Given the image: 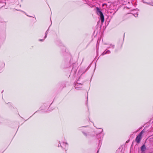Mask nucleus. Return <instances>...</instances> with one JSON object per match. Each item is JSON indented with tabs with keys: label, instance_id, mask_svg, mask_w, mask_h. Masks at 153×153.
Wrapping results in <instances>:
<instances>
[{
	"label": "nucleus",
	"instance_id": "obj_1",
	"mask_svg": "<svg viewBox=\"0 0 153 153\" xmlns=\"http://www.w3.org/2000/svg\"><path fill=\"white\" fill-rule=\"evenodd\" d=\"M97 14L100 16L101 22L102 23H103L104 21V18L102 12L100 11V9L98 7H97Z\"/></svg>",
	"mask_w": 153,
	"mask_h": 153
},
{
	"label": "nucleus",
	"instance_id": "obj_2",
	"mask_svg": "<svg viewBox=\"0 0 153 153\" xmlns=\"http://www.w3.org/2000/svg\"><path fill=\"white\" fill-rule=\"evenodd\" d=\"M145 132L144 130H142L140 133L137 135L136 138V141L137 143H139L141 139V136L142 134Z\"/></svg>",
	"mask_w": 153,
	"mask_h": 153
},
{
	"label": "nucleus",
	"instance_id": "obj_3",
	"mask_svg": "<svg viewBox=\"0 0 153 153\" xmlns=\"http://www.w3.org/2000/svg\"><path fill=\"white\" fill-rule=\"evenodd\" d=\"M146 149V147L144 145H143L141 147V151L142 152H144Z\"/></svg>",
	"mask_w": 153,
	"mask_h": 153
},
{
	"label": "nucleus",
	"instance_id": "obj_4",
	"mask_svg": "<svg viewBox=\"0 0 153 153\" xmlns=\"http://www.w3.org/2000/svg\"><path fill=\"white\" fill-rule=\"evenodd\" d=\"M82 85L81 84L77 83V84L76 85L75 88L76 89H78V88L81 87Z\"/></svg>",
	"mask_w": 153,
	"mask_h": 153
},
{
	"label": "nucleus",
	"instance_id": "obj_5",
	"mask_svg": "<svg viewBox=\"0 0 153 153\" xmlns=\"http://www.w3.org/2000/svg\"><path fill=\"white\" fill-rule=\"evenodd\" d=\"M110 51H109V50H108L106 52L104 51V52H103L102 53V55H104L106 54H107V53L109 54L110 53Z\"/></svg>",
	"mask_w": 153,
	"mask_h": 153
},
{
	"label": "nucleus",
	"instance_id": "obj_6",
	"mask_svg": "<svg viewBox=\"0 0 153 153\" xmlns=\"http://www.w3.org/2000/svg\"><path fill=\"white\" fill-rule=\"evenodd\" d=\"M48 29L47 30V31H46V33H45V36L44 37V39H45L46 38V37H47V34H48Z\"/></svg>",
	"mask_w": 153,
	"mask_h": 153
},
{
	"label": "nucleus",
	"instance_id": "obj_7",
	"mask_svg": "<svg viewBox=\"0 0 153 153\" xmlns=\"http://www.w3.org/2000/svg\"><path fill=\"white\" fill-rule=\"evenodd\" d=\"M61 146L60 145V144H59V145H58V147H59V146Z\"/></svg>",
	"mask_w": 153,
	"mask_h": 153
},
{
	"label": "nucleus",
	"instance_id": "obj_8",
	"mask_svg": "<svg viewBox=\"0 0 153 153\" xmlns=\"http://www.w3.org/2000/svg\"><path fill=\"white\" fill-rule=\"evenodd\" d=\"M112 46L113 48H114V45H112Z\"/></svg>",
	"mask_w": 153,
	"mask_h": 153
},
{
	"label": "nucleus",
	"instance_id": "obj_9",
	"mask_svg": "<svg viewBox=\"0 0 153 153\" xmlns=\"http://www.w3.org/2000/svg\"><path fill=\"white\" fill-rule=\"evenodd\" d=\"M39 40L41 41H42L43 40L42 39H40Z\"/></svg>",
	"mask_w": 153,
	"mask_h": 153
},
{
	"label": "nucleus",
	"instance_id": "obj_10",
	"mask_svg": "<svg viewBox=\"0 0 153 153\" xmlns=\"http://www.w3.org/2000/svg\"><path fill=\"white\" fill-rule=\"evenodd\" d=\"M137 15H138V14H137V16H135V17H137Z\"/></svg>",
	"mask_w": 153,
	"mask_h": 153
},
{
	"label": "nucleus",
	"instance_id": "obj_11",
	"mask_svg": "<svg viewBox=\"0 0 153 153\" xmlns=\"http://www.w3.org/2000/svg\"><path fill=\"white\" fill-rule=\"evenodd\" d=\"M104 4H102V6H104Z\"/></svg>",
	"mask_w": 153,
	"mask_h": 153
},
{
	"label": "nucleus",
	"instance_id": "obj_12",
	"mask_svg": "<svg viewBox=\"0 0 153 153\" xmlns=\"http://www.w3.org/2000/svg\"><path fill=\"white\" fill-rule=\"evenodd\" d=\"M98 152H99V150H98V151H97V153H98Z\"/></svg>",
	"mask_w": 153,
	"mask_h": 153
},
{
	"label": "nucleus",
	"instance_id": "obj_13",
	"mask_svg": "<svg viewBox=\"0 0 153 153\" xmlns=\"http://www.w3.org/2000/svg\"><path fill=\"white\" fill-rule=\"evenodd\" d=\"M84 134H85V133H84Z\"/></svg>",
	"mask_w": 153,
	"mask_h": 153
},
{
	"label": "nucleus",
	"instance_id": "obj_14",
	"mask_svg": "<svg viewBox=\"0 0 153 153\" xmlns=\"http://www.w3.org/2000/svg\"><path fill=\"white\" fill-rule=\"evenodd\" d=\"M102 132L103 131V130L102 129Z\"/></svg>",
	"mask_w": 153,
	"mask_h": 153
},
{
	"label": "nucleus",
	"instance_id": "obj_15",
	"mask_svg": "<svg viewBox=\"0 0 153 153\" xmlns=\"http://www.w3.org/2000/svg\"><path fill=\"white\" fill-rule=\"evenodd\" d=\"M66 144H68L67 143H65Z\"/></svg>",
	"mask_w": 153,
	"mask_h": 153
},
{
	"label": "nucleus",
	"instance_id": "obj_16",
	"mask_svg": "<svg viewBox=\"0 0 153 153\" xmlns=\"http://www.w3.org/2000/svg\"><path fill=\"white\" fill-rule=\"evenodd\" d=\"M152 6H153V5H152Z\"/></svg>",
	"mask_w": 153,
	"mask_h": 153
}]
</instances>
